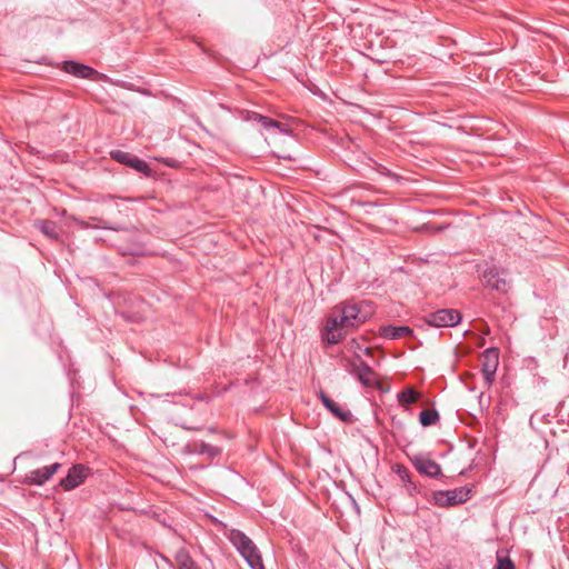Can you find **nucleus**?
I'll use <instances>...</instances> for the list:
<instances>
[{
  "label": "nucleus",
  "mask_w": 569,
  "mask_h": 569,
  "mask_svg": "<svg viewBox=\"0 0 569 569\" xmlns=\"http://www.w3.org/2000/svg\"><path fill=\"white\" fill-rule=\"evenodd\" d=\"M362 305H343L327 319L322 338L329 345H336L342 341L349 329L363 323L369 313L362 312Z\"/></svg>",
  "instance_id": "nucleus-1"
},
{
  "label": "nucleus",
  "mask_w": 569,
  "mask_h": 569,
  "mask_svg": "<svg viewBox=\"0 0 569 569\" xmlns=\"http://www.w3.org/2000/svg\"><path fill=\"white\" fill-rule=\"evenodd\" d=\"M230 541L251 569H264L260 551L248 536L240 530H232Z\"/></svg>",
  "instance_id": "nucleus-2"
},
{
  "label": "nucleus",
  "mask_w": 569,
  "mask_h": 569,
  "mask_svg": "<svg viewBox=\"0 0 569 569\" xmlns=\"http://www.w3.org/2000/svg\"><path fill=\"white\" fill-rule=\"evenodd\" d=\"M472 488L463 486L452 490H436L431 491L427 500L439 508H450L465 503L471 498Z\"/></svg>",
  "instance_id": "nucleus-3"
},
{
  "label": "nucleus",
  "mask_w": 569,
  "mask_h": 569,
  "mask_svg": "<svg viewBox=\"0 0 569 569\" xmlns=\"http://www.w3.org/2000/svg\"><path fill=\"white\" fill-rule=\"evenodd\" d=\"M480 280L486 288L495 290L501 295L508 293L510 289V280L508 279V272L497 266L485 264L479 267Z\"/></svg>",
  "instance_id": "nucleus-4"
},
{
  "label": "nucleus",
  "mask_w": 569,
  "mask_h": 569,
  "mask_svg": "<svg viewBox=\"0 0 569 569\" xmlns=\"http://www.w3.org/2000/svg\"><path fill=\"white\" fill-rule=\"evenodd\" d=\"M348 370L353 377H356L361 382L362 386L368 388L380 387V382L375 370L359 356H357L349 362Z\"/></svg>",
  "instance_id": "nucleus-5"
},
{
  "label": "nucleus",
  "mask_w": 569,
  "mask_h": 569,
  "mask_svg": "<svg viewBox=\"0 0 569 569\" xmlns=\"http://www.w3.org/2000/svg\"><path fill=\"white\" fill-rule=\"evenodd\" d=\"M425 321L428 326L436 328L455 327L461 321V315L456 309H439L428 313Z\"/></svg>",
  "instance_id": "nucleus-6"
},
{
  "label": "nucleus",
  "mask_w": 569,
  "mask_h": 569,
  "mask_svg": "<svg viewBox=\"0 0 569 569\" xmlns=\"http://www.w3.org/2000/svg\"><path fill=\"white\" fill-rule=\"evenodd\" d=\"M110 157L114 161H117L121 164H124L127 167H130L133 170H136L137 172L142 173L146 177H150L152 173V170H151L150 166L148 164V162H146L144 160L138 158L137 156H134L130 152L122 151V150H112L110 152Z\"/></svg>",
  "instance_id": "nucleus-7"
},
{
  "label": "nucleus",
  "mask_w": 569,
  "mask_h": 569,
  "mask_svg": "<svg viewBox=\"0 0 569 569\" xmlns=\"http://www.w3.org/2000/svg\"><path fill=\"white\" fill-rule=\"evenodd\" d=\"M481 372L487 386H491L495 381L497 368L499 365V349L490 347L482 352Z\"/></svg>",
  "instance_id": "nucleus-8"
},
{
  "label": "nucleus",
  "mask_w": 569,
  "mask_h": 569,
  "mask_svg": "<svg viewBox=\"0 0 569 569\" xmlns=\"http://www.w3.org/2000/svg\"><path fill=\"white\" fill-rule=\"evenodd\" d=\"M61 467V463L54 462L52 465L31 470L26 473L23 483L28 486H42L48 480H50L53 475L60 470Z\"/></svg>",
  "instance_id": "nucleus-9"
},
{
  "label": "nucleus",
  "mask_w": 569,
  "mask_h": 569,
  "mask_svg": "<svg viewBox=\"0 0 569 569\" xmlns=\"http://www.w3.org/2000/svg\"><path fill=\"white\" fill-rule=\"evenodd\" d=\"M410 460L419 473L435 479L442 477L441 466L433 459L425 455H416Z\"/></svg>",
  "instance_id": "nucleus-10"
},
{
  "label": "nucleus",
  "mask_w": 569,
  "mask_h": 569,
  "mask_svg": "<svg viewBox=\"0 0 569 569\" xmlns=\"http://www.w3.org/2000/svg\"><path fill=\"white\" fill-rule=\"evenodd\" d=\"M89 475H90L89 467H87L82 463L73 465L69 469L68 475L60 480V486L66 491L73 490L74 488H77L81 483H83Z\"/></svg>",
  "instance_id": "nucleus-11"
},
{
  "label": "nucleus",
  "mask_w": 569,
  "mask_h": 569,
  "mask_svg": "<svg viewBox=\"0 0 569 569\" xmlns=\"http://www.w3.org/2000/svg\"><path fill=\"white\" fill-rule=\"evenodd\" d=\"M319 399L322 405L339 420L343 422L351 421V412L347 409H343L337 402H335L329 396H327L322 390L319 392Z\"/></svg>",
  "instance_id": "nucleus-12"
},
{
  "label": "nucleus",
  "mask_w": 569,
  "mask_h": 569,
  "mask_svg": "<svg viewBox=\"0 0 569 569\" xmlns=\"http://www.w3.org/2000/svg\"><path fill=\"white\" fill-rule=\"evenodd\" d=\"M184 449L188 453L208 456L210 459H214L221 453V449L219 447L211 446L204 441L189 442Z\"/></svg>",
  "instance_id": "nucleus-13"
},
{
  "label": "nucleus",
  "mask_w": 569,
  "mask_h": 569,
  "mask_svg": "<svg viewBox=\"0 0 569 569\" xmlns=\"http://www.w3.org/2000/svg\"><path fill=\"white\" fill-rule=\"evenodd\" d=\"M246 120L248 121H254L259 123L264 129H278L282 133H288L289 130L286 128V126L282 122H279L277 120H273L269 117L262 116L254 111H248Z\"/></svg>",
  "instance_id": "nucleus-14"
},
{
  "label": "nucleus",
  "mask_w": 569,
  "mask_h": 569,
  "mask_svg": "<svg viewBox=\"0 0 569 569\" xmlns=\"http://www.w3.org/2000/svg\"><path fill=\"white\" fill-rule=\"evenodd\" d=\"M380 336L390 339V340H398L402 338H407L409 336H412L413 331L408 326H382L379 330Z\"/></svg>",
  "instance_id": "nucleus-15"
},
{
  "label": "nucleus",
  "mask_w": 569,
  "mask_h": 569,
  "mask_svg": "<svg viewBox=\"0 0 569 569\" xmlns=\"http://www.w3.org/2000/svg\"><path fill=\"white\" fill-rule=\"evenodd\" d=\"M62 69L67 73H70L81 79H89L96 73V70L93 68L76 61H64Z\"/></svg>",
  "instance_id": "nucleus-16"
},
{
  "label": "nucleus",
  "mask_w": 569,
  "mask_h": 569,
  "mask_svg": "<svg viewBox=\"0 0 569 569\" xmlns=\"http://www.w3.org/2000/svg\"><path fill=\"white\" fill-rule=\"evenodd\" d=\"M36 228L47 238L59 241L61 238V228L56 221L41 219L34 222Z\"/></svg>",
  "instance_id": "nucleus-17"
},
{
  "label": "nucleus",
  "mask_w": 569,
  "mask_h": 569,
  "mask_svg": "<svg viewBox=\"0 0 569 569\" xmlns=\"http://www.w3.org/2000/svg\"><path fill=\"white\" fill-rule=\"evenodd\" d=\"M174 560L177 569H201L183 548L176 552Z\"/></svg>",
  "instance_id": "nucleus-18"
},
{
  "label": "nucleus",
  "mask_w": 569,
  "mask_h": 569,
  "mask_svg": "<svg viewBox=\"0 0 569 569\" xmlns=\"http://www.w3.org/2000/svg\"><path fill=\"white\" fill-rule=\"evenodd\" d=\"M420 395L412 388H407L398 393V401L400 405H411L419 400Z\"/></svg>",
  "instance_id": "nucleus-19"
},
{
  "label": "nucleus",
  "mask_w": 569,
  "mask_h": 569,
  "mask_svg": "<svg viewBox=\"0 0 569 569\" xmlns=\"http://www.w3.org/2000/svg\"><path fill=\"white\" fill-rule=\"evenodd\" d=\"M439 420V413L435 409H425L419 415V421L423 427H430Z\"/></svg>",
  "instance_id": "nucleus-20"
},
{
  "label": "nucleus",
  "mask_w": 569,
  "mask_h": 569,
  "mask_svg": "<svg viewBox=\"0 0 569 569\" xmlns=\"http://www.w3.org/2000/svg\"><path fill=\"white\" fill-rule=\"evenodd\" d=\"M496 569H516L513 561L509 557L497 555Z\"/></svg>",
  "instance_id": "nucleus-21"
},
{
  "label": "nucleus",
  "mask_w": 569,
  "mask_h": 569,
  "mask_svg": "<svg viewBox=\"0 0 569 569\" xmlns=\"http://www.w3.org/2000/svg\"><path fill=\"white\" fill-rule=\"evenodd\" d=\"M393 470L396 473H398V476L400 477V479L406 483L407 481L411 480L410 479V471L405 467V466H401V465H396L393 467Z\"/></svg>",
  "instance_id": "nucleus-22"
},
{
  "label": "nucleus",
  "mask_w": 569,
  "mask_h": 569,
  "mask_svg": "<svg viewBox=\"0 0 569 569\" xmlns=\"http://www.w3.org/2000/svg\"><path fill=\"white\" fill-rule=\"evenodd\" d=\"M407 491L410 496H413L419 492V489L416 483H413L411 480L406 482Z\"/></svg>",
  "instance_id": "nucleus-23"
},
{
  "label": "nucleus",
  "mask_w": 569,
  "mask_h": 569,
  "mask_svg": "<svg viewBox=\"0 0 569 569\" xmlns=\"http://www.w3.org/2000/svg\"><path fill=\"white\" fill-rule=\"evenodd\" d=\"M90 219L93 220V221H99L101 223H104V221L102 219H100V218L92 217ZM101 228L111 229V230H120L121 229L120 227H109L107 224H102Z\"/></svg>",
  "instance_id": "nucleus-24"
},
{
  "label": "nucleus",
  "mask_w": 569,
  "mask_h": 569,
  "mask_svg": "<svg viewBox=\"0 0 569 569\" xmlns=\"http://www.w3.org/2000/svg\"><path fill=\"white\" fill-rule=\"evenodd\" d=\"M378 171L381 173V174H385V176H388V177H392V178H396L397 176L395 173H391L387 168L380 166Z\"/></svg>",
  "instance_id": "nucleus-25"
},
{
  "label": "nucleus",
  "mask_w": 569,
  "mask_h": 569,
  "mask_svg": "<svg viewBox=\"0 0 569 569\" xmlns=\"http://www.w3.org/2000/svg\"><path fill=\"white\" fill-rule=\"evenodd\" d=\"M74 220L77 221V223H78L81 228H83V229L89 228V223H87V222H84V221H82V220H79V219H74Z\"/></svg>",
  "instance_id": "nucleus-26"
}]
</instances>
